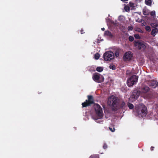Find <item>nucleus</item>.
<instances>
[{
  "mask_svg": "<svg viewBox=\"0 0 158 158\" xmlns=\"http://www.w3.org/2000/svg\"><path fill=\"white\" fill-rule=\"evenodd\" d=\"M114 57V53L111 51L106 52L103 55V57L105 61H110L113 59Z\"/></svg>",
  "mask_w": 158,
  "mask_h": 158,
  "instance_id": "obj_5",
  "label": "nucleus"
},
{
  "mask_svg": "<svg viewBox=\"0 0 158 158\" xmlns=\"http://www.w3.org/2000/svg\"><path fill=\"white\" fill-rule=\"evenodd\" d=\"M109 129L112 132H114L115 131V129L114 127H109Z\"/></svg>",
  "mask_w": 158,
  "mask_h": 158,
  "instance_id": "obj_32",
  "label": "nucleus"
},
{
  "mask_svg": "<svg viewBox=\"0 0 158 158\" xmlns=\"http://www.w3.org/2000/svg\"><path fill=\"white\" fill-rule=\"evenodd\" d=\"M89 158H99V156L98 155H91Z\"/></svg>",
  "mask_w": 158,
  "mask_h": 158,
  "instance_id": "obj_23",
  "label": "nucleus"
},
{
  "mask_svg": "<svg viewBox=\"0 0 158 158\" xmlns=\"http://www.w3.org/2000/svg\"><path fill=\"white\" fill-rule=\"evenodd\" d=\"M137 113L139 115L142 117L146 116L147 114V107L143 104H140L137 110Z\"/></svg>",
  "mask_w": 158,
  "mask_h": 158,
  "instance_id": "obj_2",
  "label": "nucleus"
},
{
  "mask_svg": "<svg viewBox=\"0 0 158 158\" xmlns=\"http://www.w3.org/2000/svg\"><path fill=\"white\" fill-rule=\"evenodd\" d=\"M127 108L125 102L123 101H121L119 103V104L117 108V110L119 109H122L125 110Z\"/></svg>",
  "mask_w": 158,
  "mask_h": 158,
  "instance_id": "obj_11",
  "label": "nucleus"
},
{
  "mask_svg": "<svg viewBox=\"0 0 158 158\" xmlns=\"http://www.w3.org/2000/svg\"><path fill=\"white\" fill-rule=\"evenodd\" d=\"M101 29L102 31H104L105 30V28H102Z\"/></svg>",
  "mask_w": 158,
  "mask_h": 158,
  "instance_id": "obj_38",
  "label": "nucleus"
},
{
  "mask_svg": "<svg viewBox=\"0 0 158 158\" xmlns=\"http://www.w3.org/2000/svg\"><path fill=\"white\" fill-rule=\"evenodd\" d=\"M100 74L98 73H94L92 76V78L94 81L97 83H101L104 81V78L102 77V80L100 77Z\"/></svg>",
  "mask_w": 158,
  "mask_h": 158,
  "instance_id": "obj_9",
  "label": "nucleus"
},
{
  "mask_svg": "<svg viewBox=\"0 0 158 158\" xmlns=\"http://www.w3.org/2000/svg\"><path fill=\"white\" fill-rule=\"evenodd\" d=\"M124 10L127 12H129L130 10V8L127 5L125 6L124 7Z\"/></svg>",
  "mask_w": 158,
  "mask_h": 158,
  "instance_id": "obj_22",
  "label": "nucleus"
},
{
  "mask_svg": "<svg viewBox=\"0 0 158 158\" xmlns=\"http://www.w3.org/2000/svg\"><path fill=\"white\" fill-rule=\"evenodd\" d=\"M109 68L110 69H112L113 70L116 69L115 66L114 65H110L109 66Z\"/></svg>",
  "mask_w": 158,
  "mask_h": 158,
  "instance_id": "obj_28",
  "label": "nucleus"
},
{
  "mask_svg": "<svg viewBox=\"0 0 158 158\" xmlns=\"http://www.w3.org/2000/svg\"><path fill=\"white\" fill-rule=\"evenodd\" d=\"M149 88L147 85H144L141 88V92L143 94H146L148 93L149 90Z\"/></svg>",
  "mask_w": 158,
  "mask_h": 158,
  "instance_id": "obj_13",
  "label": "nucleus"
},
{
  "mask_svg": "<svg viewBox=\"0 0 158 158\" xmlns=\"http://www.w3.org/2000/svg\"><path fill=\"white\" fill-rule=\"evenodd\" d=\"M158 32V31H156V29L154 28V29H152L151 34L152 35H155Z\"/></svg>",
  "mask_w": 158,
  "mask_h": 158,
  "instance_id": "obj_19",
  "label": "nucleus"
},
{
  "mask_svg": "<svg viewBox=\"0 0 158 158\" xmlns=\"http://www.w3.org/2000/svg\"><path fill=\"white\" fill-rule=\"evenodd\" d=\"M111 104L113 107V110L114 111L117 110V108L119 103V100L117 97L115 96H112L109 100L108 103Z\"/></svg>",
  "mask_w": 158,
  "mask_h": 158,
  "instance_id": "obj_1",
  "label": "nucleus"
},
{
  "mask_svg": "<svg viewBox=\"0 0 158 158\" xmlns=\"http://www.w3.org/2000/svg\"><path fill=\"white\" fill-rule=\"evenodd\" d=\"M121 1H123V2H125V1H127L128 0H121Z\"/></svg>",
  "mask_w": 158,
  "mask_h": 158,
  "instance_id": "obj_37",
  "label": "nucleus"
},
{
  "mask_svg": "<svg viewBox=\"0 0 158 158\" xmlns=\"http://www.w3.org/2000/svg\"><path fill=\"white\" fill-rule=\"evenodd\" d=\"M128 39L129 41L132 42L134 40V38L132 36H130L129 37Z\"/></svg>",
  "mask_w": 158,
  "mask_h": 158,
  "instance_id": "obj_25",
  "label": "nucleus"
},
{
  "mask_svg": "<svg viewBox=\"0 0 158 158\" xmlns=\"http://www.w3.org/2000/svg\"><path fill=\"white\" fill-rule=\"evenodd\" d=\"M145 29L146 31H150L151 30V27L149 26H146L145 27Z\"/></svg>",
  "mask_w": 158,
  "mask_h": 158,
  "instance_id": "obj_30",
  "label": "nucleus"
},
{
  "mask_svg": "<svg viewBox=\"0 0 158 158\" xmlns=\"http://www.w3.org/2000/svg\"><path fill=\"white\" fill-rule=\"evenodd\" d=\"M104 149H106L107 148V145L106 143H104L103 146Z\"/></svg>",
  "mask_w": 158,
  "mask_h": 158,
  "instance_id": "obj_33",
  "label": "nucleus"
},
{
  "mask_svg": "<svg viewBox=\"0 0 158 158\" xmlns=\"http://www.w3.org/2000/svg\"><path fill=\"white\" fill-rule=\"evenodd\" d=\"M154 147H153L152 146L150 148L151 151H153L154 149Z\"/></svg>",
  "mask_w": 158,
  "mask_h": 158,
  "instance_id": "obj_36",
  "label": "nucleus"
},
{
  "mask_svg": "<svg viewBox=\"0 0 158 158\" xmlns=\"http://www.w3.org/2000/svg\"><path fill=\"white\" fill-rule=\"evenodd\" d=\"M140 95V92L137 90H135L132 93L131 98L135 99H137Z\"/></svg>",
  "mask_w": 158,
  "mask_h": 158,
  "instance_id": "obj_12",
  "label": "nucleus"
},
{
  "mask_svg": "<svg viewBox=\"0 0 158 158\" xmlns=\"http://www.w3.org/2000/svg\"><path fill=\"white\" fill-rule=\"evenodd\" d=\"M105 35L110 37H113V35L109 31H106L105 32Z\"/></svg>",
  "mask_w": 158,
  "mask_h": 158,
  "instance_id": "obj_15",
  "label": "nucleus"
},
{
  "mask_svg": "<svg viewBox=\"0 0 158 158\" xmlns=\"http://www.w3.org/2000/svg\"><path fill=\"white\" fill-rule=\"evenodd\" d=\"M84 31L83 29H81V34H83L84 33V32H83Z\"/></svg>",
  "mask_w": 158,
  "mask_h": 158,
  "instance_id": "obj_35",
  "label": "nucleus"
},
{
  "mask_svg": "<svg viewBox=\"0 0 158 158\" xmlns=\"http://www.w3.org/2000/svg\"><path fill=\"white\" fill-rule=\"evenodd\" d=\"M127 105L129 109H132L134 108V105L132 103H130L129 102H127Z\"/></svg>",
  "mask_w": 158,
  "mask_h": 158,
  "instance_id": "obj_18",
  "label": "nucleus"
},
{
  "mask_svg": "<svg viewBox=\"0 0 158 158\" xmlns=\"http://www.w3.org/2000/svg\"><path fill=\"white\" fill-rule=\"evenodd\" d=\"M143 20L141 19H138L137 20H136V22L139 23H141L142 22V21Z\"/></svg>",
  "mask_w": 158,
  "mask_h": 158,
  "instance_id": "obj_34",
  "label": "nucleus"
},
{
  "mask_svg": "<svg viewBox=\"0 0 158 158\" xmlns=\"http://www.w3.org/2000/svg\"><path fill=\"white\" fill-rule=\"evenodd\" d=\"M96 70L97 71L99 72H101L103 70V69L102 67H98L97 68Z\"/></svg>",
  "mask_w": 158,
  "mask_h": 158,
  "instance_id": "obj_20",
  "label": "nucleus"
},
{
  "mask_svg": "<svg viewBox=\"0 0 158 158\" xmlns=\"http://www.w3.org/2000/svg\"><path fill=\"white\" fill-rule=\"evenodd\" d=\"M151 25L152 27L156 29V31H158V21L154 23H151Z\"/></svg>",
  "mask_w": 158,
  "mask_h": 158,
  "instance_id": "obj_14",
  "label": "nucleus"
},
{
  "mask_svg": "<svg viewBox=\"0 0 158 158\" xmlns=\"http://www.w3.org/2000/svg\"><path fill=\"white\" fill-rule=\"evenodd\" d=\"M119 52L118 50H116L114 52V55L116 57H118L119 56Z\"/></svg>",
  "mask_w": 158,
  "mask_h": 158,
  "instance_id": "obj_24",
  "label": "nucleus"
},
{
  "mask_svg": "<svg viewBox=\"0 0 158 158\" xmlns=\"http://www.w3.org/2000/svg\"><path fill=\"white\" fill-rule=\"evenodd\" d=\"M145 3L146 5L148 6H151L152 5L151 0H145Z\"/></svg>",
  "mask_w": 158,
  "mask_h": 158,
  "instance_id": "obj_17",
  "label": "nucleus"
},
{
  "mask_svg": "<svg viewBox=\"0 0 158 158\" xmlns=\"http://www.w3.org/2000/svg\"><path fill=\"white\" fill-rule=\"evenodd\" d=\"M149 85L153 88H155L158 86V82L155 80H151L148 81Z\"/></svg>",
  "mask_w": 158,
  "mask_h": 158,
  "instance_id": "obj_10",
  "label": "nucleus"
},
{
  "mask_svg": "<svg viewBox=\"0 0 158 158\" xmlns=\"http://www.w3.org/2000/svg\"><path fill=\"white\" fill-rule=\"evenodd\" d=\"M132 26H131L128 27L127 29L128 31H132L133 29Z\"/></svg>",
  "mask_w": 158,
  "mask_h": 158,
  "instance_id": "obj_31",
  "label": "nucleus"
},
{
  "mask_svg": "<svg viewBox=\"0 0 158 158\" xmlns=\"http://www.w3.org/2000/svg\"><path fill=\"white\" fill-rule=\"evenodd\" d=\"M138 77L136 75L132 76L127 81V84L129 87L132 86L137 81Z\"/></svg>",
  "mask_w": 158,
  "mask_h": 158,
  "instance_id": "obj_4",
  "label": "nucleus"
},
{
  "mask_svg": "<svg viewBox=\"0 0 158 158\" xmlns=\"http://www.w3.org/2000/svg\"><path fill=\"white\" fill-rule=\"evenodd\" d=\"M134 36L135 38V39H140V37L138 34H134Z\"/></svg>",
  "mask_w": 158,
  "mask_h": 158,
  "instance_id": "obj_27",
  "label": "nucleus"
},
{
  "mask_svg": "<svg viewBox=\"0 0 158 158\" xmlns=\"http://www.w3.org/2000/svg\"><path fill=\"white\" fill-rule=\"evenodd\" d=\"M134 45L135 47L138 49L143 51H144L146 47L145 43L143 42H135Z\"/></svg>",
  "mask_w": 158,
  "mask_h": 158,
  "instance_id": "obj_7",
  "label": "nucleus"
},
{
  "mask_svg": "<svg viewBox=\"0 0 158 158\" xmlns=\"http://www.w3.org/2000/svg\"><path fill=\"white\" fill-rule=\"evenodd\" d=\"M143 14L144 15H148L149 12L148 10L146 9H143Z\"/></svg>",
  "mask_w": 158,
  "mask_h": 158,
  "instance_id": "obj_16",
  "label": "nucleus"
},
{
  "mask_svg": "<svg viewBox=\"0 0 158 158\" xmlns=\"http://www.w3.org/2000/svg\"><path fill=\"white\" fill-rule=\"evenodd\" d=\"M87 97L88 100H86L85 102L82 103V107L90 106L91 104H95L94 98L92 95H88Z\"/></svg>",
  "mask_w": 158,
  "mask_h": 158,
  "instance_id": "obj_3",
  "label": "nucleus"
},
{
  "mask_svg": "<svg viewBox=\"0 0 158 158\" xmlns=\"http://www.w3.org/2000/svg\"><path fill=\"white\" fill-rule=\"evenodd\" d=\"M150 15L152 16H154L156 15V12L155 11L153 10L150 13Z\"/></svg>",
  "mask_w": 158,
  "mask_h": 158,
  "instance_id": "obj_29",
  "label": "nucleus"
},
{
  "mask_svg": "<svg viewBox=\"0 0 158 158\" xmlns=\"http://www.w3.org/2000/svg\"><path fill=\"white\" fill-rule=\"evenodd\" d=\"M94 108L97 115L100 118L103 116L102 110L101 106L98 104H94Z\"/></svg>",
  "mask_w": 158,
  "mask_h": 158,
  "instance_id": "obj_6",
  "label": "nucleus"
},
{
  "mask_svg": "<svg viewBox=\"0 0 158 158\" xmlns=\"http://www.w3.org/2000/svg\"><path fill=\"white\" fill-rule=\"evenodd\" d=\"M133 57V53L131 51L126 52L123 55V59L125 62L131 60Z\"/></svg>",
  "mask_w": 158,
  "mask_h": 158,
  "instance_id": "obj_8",
  "label": "nucleus"
},
{
  "mask_svg": "<svg viewBox=\"0 0 158 158\" xmlns=\"http://www.w3.org/2000/svg\"><path fill=\"white\" fill-rule=\"evenodd\" d=\"M99 57L100 55L98 53H96L94 55V58L96 60L98 59L99 58Z\"/></svg>",
  "mask_w": 158,
  "mask_h": 158,
  "instance_id": "obj_26",
  "label": "nucleus"
},
{
  "mask_svg": "<svg viewBox=\"0 0 158 158\" xmlns=\"http://www.w3.org/2000/svg\"><path fill=\"white\" fill-rule=\"evenodd\" d=\"M129 5L130 6L132 7L131 10H133L134 9V8L135 7L134 3L131 2H130L129 3Z\"/></svg>",
  "mask_w": 158,
  "mask_h": 158,
  "instance_id": "obj_21",
  "label": "nucleus"
}]
</instances>
